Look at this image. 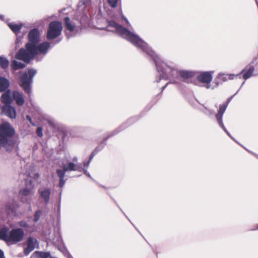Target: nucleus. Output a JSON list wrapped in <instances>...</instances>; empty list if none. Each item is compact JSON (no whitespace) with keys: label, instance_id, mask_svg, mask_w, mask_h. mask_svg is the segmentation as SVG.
Instances as JSON below:
<instances>
[{"label":"nucleus","instance_id":"obj_1","mask_svg":"<svg viewBox=\"0 0 258 258\" xmlns=\"http://www.w3.org/2000/svg\"><path fill=\"white\" fill-rule=\"evenodd\" d=\"M107 24V26L105 28L106 30L116 32L122 38L130 42L138 49L147 54L154 60L157 71L155 79L156 82L158 83L162 80H170L169 82L162 87L161 93L169 83H176V79H178L179 77L185 81L186 80L195 76V72L178 70L175 66L162 61L151 48L138 35L117 24L114 20L108 21Z\"/></svg>","mask_w":258,"mask_h":258},{"label":"nucleus","instance_id":"obj_2","mask_svg":"<svg viewBox=\"0 0 258 258\" xmlns=\"http://www.w3.org/2000/svg\"><path fill=\"white\" fill-rule=\"evenodd\" d=\"M15 134V129L9 122L0 124V150L4 148L7 152H11L13 149L16 144Z\"/></svg>","mask_w":258,"mask_h":258},{"label":"nucleus","instance_id":"obj_3","mask_svg":"<svg viewBox=\"0 0 258 258\" xmlns=\"http://www.w3.org/2000/svg\"><path fill=\"white\" fill-rule=\"evenodd\" d=\"M24 236V232L20 228L12 229L8 233V229L2 228L0 230V239L6 242H13L16 243L21 241Z\"/></svg>","mask_w":258,"mask_h":258},{"label":"nucleus","instance_id":"obj_4","mask_svg":"<svg viewBox=\"0 0 258 258\" xmlns=\"http://www.w3.org/2000/svg\"><path fill=\"white\" fill-rule=\"evenodd\" d=\"M64 24L66 28V34L68 39L76 36L81 32L82 27L86 26V25H81L80 24V18L79 20H77L76 18L75 15L72 19L69 17H64Z\"/></svg>","mask_w":258,"mask_h":258},{"label":"nucleus","instance_id":"obj_5","mask_svg":"<svg viewBox=\"0 0 258 258\" xmlns=\"http://www.w3.org/2000/svg\"><path fill=\"white\" fill-rule=\"evenodd\" d=\"M37 73L36 69H28L27 71L21 74L20 77V86L24 92L30 96L32 93V84L33 77Z\"/></svg>","mask_w":258,"mask_h":258},{"label":"nucleus","instance_id":"obj_6","mask_svg":"<svg viewBox=\"0 0 258 258\" xmlns=\"http://www.w3.org/2000/svg\"><path fill=\"white\" fill-rule=\"evenodd\" d=\"M83 170V167L81 163H75L73 162H69L67 164H62V170L57 169L56 173L59 178V186L60 187H62L66 181L67 179H64L65 174L67 172H71L73 171H77L82 172Z\"/></svg>","mask_w":258,"mask_h":258},{"label":"nucleus","instance_id":"obj_7","mask_svg":"<svg viewBox=\"0 0 258 258\" xmlns=\"http://www.w3.org/2000/svg\"><path fill=\"white\" fill-rule=\"evenodd\" d=\"M35 50L31 44L26 43L25 48H20L16 53L15 57L18 60L23 61L26 63H29L36 57Z\"/></svg>","mask_w":258,"mask_h":258},{"label":"nucleus","instance_id":"obj_8","mask_svg":"<svg viewBox=\"0 0 258 258\" xmlns=\"http://www.w3.org/2000/svg\"><path fill=\"white\" fill-rule=\"evenodd\" d=\"M91 2L92 0H80L78 4V10L76 12L75 17L77 20L80 17L81 25H87L88 23V17L85 10Z\"/></svg>","mask_w":258,"mask_h":258},{"label":"nucleus","instance_id":"obj_9","mask_svg":"<svg viewBox=\"0 0 258 258\" xmlns=\"http://www.w3.org/2000/svg\"><path fill=\"white\" fill-rule=\"evenodd\" d=\"M62 29V24L59 21H52L49 24L46 37L48 40H52L60 35Z\"/></svg>","mask_w":258,"mask_h":258},{"label":"nucleus","instance_id":"obj_10","mask_svg":"<svg viewBox=\"0 0 258 258\" xmlns=\"http://www.w3.org/2000/svg\"><path fill=\"white\" fill-rule=\"evenodd\" d=\"M31 185L29 187H25L21 188L19 192L21 201L23 203L30 204L32 200V197L34 195L33 186Z\"/></svg>","mask_w":258,"mask_h":258},{"label":"nucleus","instance_id":"obj_11","mask_svg":"<svg viewBox=\"0 0 258 258\" xmlns=\"http://www.w3.org/2000/svg\"><path fill=\"white\" fill-rule=\"evenodd\" d=\"M257 57H255L251 62L245 66V68L241 71V72L236 75L237 77L241 78V77L245 81L250 78L254 75V64L255 63Z\"/></svg>","mask_w":258,"mask_h":258},{"label":"nucleus","instance_id":"obj_12","mask_svg":"<svg viewBox=\"0 0 258 258\" xmlns=\"http://www.w3.org/2000/svg\"><path fill=\"white\" fill-rule=\"evenodd\" d=\"M212 74V72H203L197 76V79L200 83L203 84V86L206 89H213L214 87H211L210 84L213 79Z\"/></svg>","mask_w":258,"mask_h":258},{"label":"nucleus","instance_id":"obj_13","mask_svg":"<svg viewBox=\"0 0 258 258\" xmlns=\"http://www.w3.org/2000/svg\"><path fill=\"white\" fill-rule=\"evenodd\" d=\"M28 42L31 45L38 44L40 40V33L39 29L34 28L29 32L28 34Z\"/></svg>","mask_w":258,"mask_h":258},{"label":"nucleus","instance_id":"obj_14","mask_svg":"<svg viewBox=\"0 0 258 258\" xmlns=\"http://www.w3.org/2000/svg\"><path fill=\"white\" fill-rule=\"evenodd\" d=\"M32 47L35 49V55L36 56L38 54H42L43 56H45L48 51L50 47V43L45 41L40 44L32 45Z\"/></svg>","mask_w":258,"mask_h":258},{"label":"nucleus","instance_id":"obj_15","mask_svg":"<svg viewBox=\"0 0 258 258\" xmlns=\"http://www.w3.org/2000/svg\"><path fill=\"white\" fill-rule=\"evenodd\" d=\"M2 111L5 115L12 119H15L17 117L16 109L11 105H4Z\"/></svg>","mask_w":258,"mask_h":258},{"label":"nucleus","instance_id":"obj_16","mask_svg":"<svg viewBox=\"0 0 258 258\" xmlns=\"http://www.w3.org/2000/svg\"><path fill=\"white\" fill-rule=\"evenodd\" d=\"M123 124L121 125L119 128H116V130L112 131L111 133H109V134L108 135V137L106 138L102 142H101L98 146L95 148V149L94 150H97V154L101 151L104 147L105 145H106V142L107 140V139L115 135H116L117 133L120 132L122 130L124 129L126 126H124Z\"/></svg>","mask_w":258,"mask_h":258},{"label":"nucleus","instance_id":"obj_17","mask_svg":"<svg viewBox=\"0 0 258 258\" xmlns=\"http://www.w3.org/2000/svg\"><path fill=\"white\" fill-rule=\"evenodd\" d=\"M1 96V102L4 105H11L13 101V98L12 96V92L11 90L3 92Z\"/></svg>","mask_w":258,"mask_h":258},{"label":"nucleus","instance_id":"obj_18","mask_svg":"<svg viewBox=\"0 0 258 258\" xmlns=\"http://www.w3.org/2000/svg\"><path fill=\"white\" fill-rule=\"evenodd\" d=\"M40 197L43 200L44 203L47 205L49 203L51 190L49 188L45 187L38 189Z\"/></svg>","mask_w":258,"mask_h":258},{"label":"nucleus","instance_id":"obj_19","mask_svg":"<svg viewBox=\"0 0 258 258\" xmlns=\"http://www.w3.org/2000/svg\"><path fill=\"white\" fill-rule=\"evenodd\" d=\"M38 240L33 237H29L27 240V247L24 249V253L25 255H28L32 251L35 247V245L38 244Z\"/></svg>","mask_w":258,"mask_h":258},{"label":"nucleus","instance_id":"obj_20","mask_svg":"<svg viewBox=\"0 0 258 258\" xmlns=\"http://www.w3.org/2000/svg\"><path fill=\"white\" fill-rule=\"evenodd\" d=\"M234 77H237L236 75L229 74H225L223 73H219L216 79L217 86L219 84L222 83L223 82H225L228 80H233Z\"/></svg>","mask_w":258,"mask_h":258},{"label":"nucleus","instance_id":"obj_21","mask_svg":"<svg viewBox=\"0 0 258 258\" xmlns=\"http://www.w3.org/2000/svg\"><path fill=\"white\" fill-rule=\"evenodd\" d=\"M12 96L13 100L16 102L18 106H23L25 103V99L22 92L18 91H14L12 92Z\"/></svg>","mask_w":258,"mask_h":258},{"label":"nucleus","instance_id":"obj_22","mask_svg":"<svg viewBox=\"0 0 258 258\" xmlns=\"http://www.w3.org/2000/svg\"><path fill=\"white\" fill-rule=\"evenodd\" d=\"M238 91H239V90H238V91L235 93V94H234L233 96L229 97L227 99L226 102H225L222 104H220L219 105V108L218 110V112L215 114V116H220L221 117V116H223V114L228 106V104L231 101L233 96H235L238 92Z\"/></svg>","mask_w":258,"mask_h":258},{"label":"nucleus","instance_id":"obj_23","mask_svg":"<svg viewBox=\"0 0 258 258\" xmlns=\"http://www.w3.org/2000/svg\"><path fill=\"white\" fill-rule=\"evenodd\" d=\"M10 85V81L6 78L0 76V92L8 90Z\"/></svg>","mask_w":258,"mask_h":258},{"label":"nucleus","instance_id":"obj_24","mask_svg":"<svg viewBox=\"0 0 258 258\" xmlns=\"http://www.w3.org/2000/svg\"><path fill=\"white\" fill-rule=\"evenodd\" d=\"M30 258H53V257L49 251H36L32 254Z\"/></svg>","mask_w":258,"mask_h":258},{"label":"nucleus","instance_id":"obj_25","mask_svg":"<svg viewBox=\"0 0 258 258\" xmlns=\"http://www.w3.org/2000/svg\"><path fill=\"white\" fill-rule=\"evenodd\" d=\"M216 119L219 125L223 129L224 132L233 140L236 142L235 139L231 135L229 132L227 130L225 127L223 122V116H215Z\"/></svg>","mask_w":258,"mask_h":258},{"label":"nucleus","instance_id":"obj_26","mask_svg":"<svg viewBox=\"0 0 258 258\" xmlns=\"http://www.w3.org/2000/svg\"><path fill=\"white\" fill-rule=\"evenodd\" d=\"M8 26L16 36L20 33L22 27V24H16L14 23H9Z\"/></svg>","mask_w":258,"mask_h":258},{"label":"nucleus","instance_id":"obj_27","mask_svg":"<svg viewBox=\"0 0 258 258\" xmlns=\"http://www.w3.org/2000/svg\"><path fill=\"white\" fill-rule=\"evenodd\" d=\"M25 67V64L22 62L14 60L12 62V69L14 71H17Z\"/></svg>","mask_w":258,"mask_h":258},{"label":"nucleus","instance_id":"obj_28","mask_svg":"<svg viewBox=\"0 0 258 258\" xmlns=\"http://www.w3.org/2000/svg\"><path fill=\"white\" fill-rule=\"evenodd\" d=\"M9 65V61L7 58L0 56V67L3 69H6Z\"/></svg>","mask_w":258,"mask_h":258},{"label":"nucleus","instance_id":"obj_29","mask_svg":"<svg viewBox=\"0 0 258 258\" xmlns=\"http://www.w3.org/2000/svg\"><path fill=\"white\" fill-rule=\"evenodd\" d=\"M5 210L8 214L14 213L15 211L14 204L11 203H8L5 206Z\"/></svg>","mask_w":258,"mask_h":258},{"label":"nucleus","instance_id":"obj_30","mask_svg":"<svg viewBox=\"0 0 258 258\" xmlns=\"http://www.w3.org/2000/svg\"><path fill=\"white\" fill-rule=\"evenodd\" d=\"M23 39V36H16V39L15 41V48H18L20 46V45L22 43V41Z\"/></svg>","mask_w":258,"mask_h":258},{"label":"nucleus","instance_id":"obj_31","mask_svg":"<svg viewBox=\"0 0 258 258\" xmlns=\"http://www.w3.org/2000/svg\"><path fill=\"white\" fill-rule=\"evenodd\" d=\"M42 212L40 210H37L34 215L33 221L36 223L39 221L40 217L42 215Z\"/></svg>","mask_w":258,"mask_h":258},{"label":"nucleus","instance_id":"obj_32","mask_svg":"<svg viewBox=\"0 0 258 258\" xmlns=\"http://www.w3.org/2000/svg\"><path fill=\"white\" fill-rule=\"evenodd\" d=\"M18 225L21 227L26 229H28L30 228V225L28 223L27 221L25 220H21L18 222Z\"/></svg>","mask_w":258,"mask_h":258},{"label":"nucleus","instance_id":"obj_33","mask_svg":"<svg viewBox=\"0 0 258 258\" xmlns=\"http://www.w3.org/2000/svg\"><path fill=\"white\" fill-rule=\"evenodd\" d=\"M205 108L204 110H203V113L208 116H211L214 114V110L211 109L206 106L204 105Z\"/></svg>","mask_w":258,"mask_h":258},{"label":"nucleus","instance_id":"obj_34","mask_svg":"<svg viewBox=\"0 0 258 258\" xmlns=\"http://www.w3.org/2000/svg\"><path fill=\"white\" fill-rule=\"evenodd\" d=\"M58 248L63 253L64 256L69 253V251L64 245H60Z\"/></svg>","mask_w":258,"mask_h":258},{"label":"nucleus","instance_id":"obj_35","mask_svg":"<svg viewBox=\"0 0 258 258\" xmlns=\"http://www.w3.org/2000/svg\"><path fill=\"white\" fill-rule=\"evenodd\" d=\"M119 0H107L108 4L112 8H115Z\"/></svg>","mask_w":258,"mask_h":258},{"label":"nucleus","instance_id":"obj_36","mask_svg":"<svg viewBox=\"0 0 258 258\" xmlns=\"http://www.w3.org/2000/svg\"><path fill=\"white\" fill-rule=\"evenodd\" d=\"M37 135L41 138L43 136V128L42 126H39L36 130Z\"/></svg>","mask_w":258,"mask_h":258},{"label":"nucleus","instance_id":"obj_37","mask_svg":"<svg viewBox=\"0 0 258 258\" xmlns=\"http://www.w3.org/2000/svg\"><path fill=\"white\" fill-rule=\"evenodd\" d=\"M97 154V150H94L91 154L89 156V161L90 162H91L92 160L93 159V157Z\"/></svg>","mask_w":258,"mask_h":258},{"label":"nucleus","instance_id":"obj_38","mask_svg":"<svg viewBox=\"0 0 258 258\" xmlns=\"http://www.w3.org/2000/svg\"><path fill=\"white\" fill-rule=\"evenodd\" d=\"M61 194V192H60V194H59V198H58V204H57V211H58V212H59L60 210Z\"/></svg>","mask_w":258,"mask_h":258},{"label":"nucleus","instance_id":"obj_39","mask_svg":"<svg viewBox=\"0 0 258 258\" xmlns=\"http://www.w3.org/2000/svg\"><path fill=\"white\" fill-rule=\"evenodd\" d=\"M26 118L33 126L35 125V124L33 122L32 118L30 115H27Z\"/></svg>","mask_w":258,"mask_h":258},{"label":"nucleus","instance_id":"obj_40","mask_svg":"<svg viewBox=\"0 0 258 258\" xmlns=\"http://www.w3.org/2000/svg\"><path fill=\"white\" fill-rule=\"evenodd\" d=\"M82 171H83L84 174H86L88 177L92 178L90 174L88 172L86 169L83 168V170Z\"/></svg>","mask_w":258,"mask_h":258},{"label":"nucleus","instance_id":"obj_41","mask_svg":"<svg viewBox=\"0 0 258 258\" xmlns=\"http://www.w3.org/2000/svg\"><path fill=\"white\" fill-rule=\"evenodd\" d=\"M91 162L88 161L87 162H84V168H87L88 167V166H89V164Z\"/></svg>","mask_w":258,"mask_h":258},{"label":"nucleus","instance_id":"obj_42","mask_svg":"<svg viewBox=\"0 0 258 258\" xmlns=\"http://www.w3.org/2000/svg\"><path fill=\"white\" fill-rule=\"evenodd\" d=\"M0 258H4V253L1 249H0Z\"/></svg>","mask_w":258,"mask_h":258},{"label":"nucleus","instance_id":"obj_43","mask_svg":"<svg viewBox=\"0 0 258 258\" xmlns=\"http://www.w3.org/2000/svg\"><path fill=\"white\" fill-rule=\"evenodd\" d=\"M66 258H73L71 253L69 252L66 255L64 256Z\"/></svg>","mask_w":258,"mask_h":258},{"label":"nucleus","instance_id":"obj_44","mask_svg":"<svg viewBox=\"0 0 258 258\" xmlns=\"http://www.w3.org/2000/svg\"><path fill=\"white\" fill-rule=\"evenodd\" d=\"M247 151L248 152L250 153L251 154H252V155H253L254 156H255L258 159V155H257V154H255V153H253V152H252L251 151H249L248 150H247Z\"/></svg>","mask_w":258,"mask_h":258},{"label":"nucleus","instance_id":"obj_45","mask_svg":"<svg viewBox=\"0 0 258 258\" xmlns=\"http://www.w3.org/2000/svg\"><path fill=\"white\" fill-rule=\"evenodd\" d=\"M73 161L74 162H77V161H78V158H77V157H76V156L74 157L73 158Z\"/></svg>","mask_w":258,"mask_h":258},{"label":"nucleus","instance_id":"obj_46","mask_svg":"<svg viewBox=\"0 0 258 258\" xmlns=\"http://www.w3.org/2000/svg\"><path fill=\"white\" fill-rule=\"evenodd\" d=\"M134 118H131L128 120V122H130V123H132L133 122Z\"/></svg>","mask_w":258,"mask_h":258},{"label":"nucleus","instance_id":"obj_47","mask_svg":"<svg viewBox=\"0 0 258 258\" xmlns=\"http://www.w3.org/2000/svg\"><path fill=\"white\" fill-rule=\"evenodd\" d=\"M0 19L2 20H4V16L3 15H0Z\"/></svg>","mask_w":258,"mask_h":258},{"label":"nucleus","instance_id":"obj_48","mask_svg":"<svg viewBox=\"0 0 258 258\" xmlns=\"http://www.w3.org/2000/svg\"><path fill=\"white\" fill-rule=\"evenodd\" d=\"M124 19L125 21L126 22V23L127 24H128V23H129V22H128V20H127V19H126L125 18H124Z\"/></svg>","mask_w":258,"mask_h":258},{"label":"nucleus","instance_id":"obj_49","mask_svg":"<svg viewBox=\"0 0 258 258\" xmlns=\"http://www.w3.org/2000/svg\"><path fill=\"white\" fill-rule=\"evenodd\" d=\"M244 83H245V81H244V82L242 83V84H241V86H240V88L238 89L239 90L240 89V88H241V87L244 85Z\"/></svg>","mask_w":258,"mask_h":258},{"label":"nucleus","instance_id":"obj_50","mask_svg":"<svg viewBox=\"0 0 258 258\" xmlns=\"http://www.w3.org/2000/svg\"><path fill=\"white\" fill-rule=\"evenodd\" d=\"M258 230V225H257L256 228L252 229V230Z\"/></svg>","mask_w":258,"mask_h":258},{"label":"nucleus","instance_id":"obj_51","mask_svg":"<svg viewBox=\"0 0 258 258\" xmlns=\"http://www.w3.org/2000/svg\"><path fill=\"white\" fill-rule=\"evenodd\" d=\"M29 210L31 211V206L29 207Z\"/></svg>","mask_w":258,"mask_h":258},{"label":"nucleus","instance_id":"obj_52","mask_svg":"<svg viewBox=\"0 0 258 258\" xmlns=\"http://www.w3.org/2000/svg\"><path fill=\"white\" fill-rule=\"evenodd\" d=\"M125 217H126L127 219H128V217L127 216H125Z\"/></svg>","mask_w":258,"mask_h":258},{"label":"nucleus","instance_id":"obj_53","mask_svg":"<svg viewBox=\"0 0 258 258\" xmlns=\"http://www.w3.org/2000/svg\"><path fill=\"white\" fill-rule=\"evenodd\" d=\"M125 217H126L127 219H128V217L127 216H125Z\"/></svg>","mask_w":258,"mask_h":258},{"label":"nucleus","instance_id":"obj_54","mask_svg":"<svg viewBox=\"0 0 258 258\" xmlns=\"http://www.w3.org/2000/svg\"><path fill=\"white\" fill-rule=\"evenodd\" d=\"M125 217H126L127 219H128V217L127 216H125Z\"/></svg>","mask_w":258,"mask_h":258},{"label":"nucleus","instance_id":"obj_55","mask_svg":"<svg viewBox=\"0 0 258 258\" xmlns=\"http://www.w3.org/2000/svg\"><path fill=\"white\" fill-rule=\"evenodd\" d=\"M125 217H126L127 219H128V217L127 216H125Z\"/></svg>","mask_w":258,"mask_h":258},{"label":"nucleus","instance_id":"obj_56","mask_svg":"<svg viewBox=\"0 0 258 258\" xmlns=\"http://www.w3.org/2000/svg\"><path fill=\"white\" fill-rule=\"evenodd\" d=\"M60 42V40H58V41H57V42H56V43H58V42Z\"/></svg>","mask_w":258,"mask_h":258}]
</instances>
